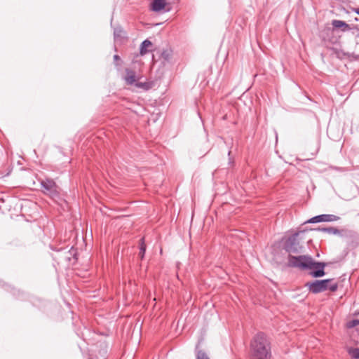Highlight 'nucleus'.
Instances as JSON below:
<instances>
[{
  "label": "nucleus",
  "mask_w": 359,
  "mask_h": 359,
  "mask_svg": "<svg viewBox=\"0 0 359 359\" xmlns=\"http://www.w3.org/2000/svg\"><path fill=\"white\" fill-rule=\"evenodd\" d=\"M288 265L302 269H316L311 272V275L315 278L322 277L325 275L324 268L325 264L314 262L312 257L309 255L292 256L290 255L288 257Z\"/></svg>",
  "instance_id": "1"
},
{
  "label": "nucleus",
  "mask_w": 359,
  "mask_h": 359,
  "mask_svg": "<svg viewBox=\"0 0 359 359\" xmlns=\"http://www.w3.org/2000/svg\"><path fill=\"white\" fill-rule=\"evenodd\" d=\"M251 349V359H269L271 357L269 343L263 333H259L254 337Z\"/></svg>",
  "instance_id": "2"
},
{
  "label": "nucleus",
  "mask_w": 359,
  "mask_h": 359,
  "mask_svg": "<svg viewBox=\"0 0 359 359\" xmlns=\"http://www.w3.org/2000/svg\"><path fill=\"white\" fill-rule=\"evenodd\" d=\"M306 286H307L309 291L313 294L320 293L327 290L334 292L338 288L337 283H333L332 279L315 280L313 282L307 283Z\"/></svg>",
  "instance_id": "3"
},
{
  "label": "nucleus",
  "mask_w": 359,
  "mask_h": 359,
  "mask_svg": "<svg viewBox=\"0 0 359 359\" xmlns=\"http://www.w3.org/2000/svg\"><path fill=\"white\" fill-rule=\"evenodd\" d=\"M43 192L52 198L58 196L59 188L56 183L50 179H46L41 181Z\"/></svg>",
  "instance_id": "4"
},
{
  "label": "nucleus",
  "mask_w": 359,
  "mask_h": 359,
  "mask_svg": "<svg viewBox=\"0 0 359 359\" xmlns=\"http://www.w3.org/2000/svg\"><path fill=\"white\" fill-rule=\"evenodd\" d=\"M298 235L299 233H294L285 241L284 248L290 254L299 253L301 251L302 247L298 240Z\"/></svg>",
  "instance_id": "5"
},
{
  "label": "nucleus",
  "mask_w": 359,
  "mask_h": 359,
  "mask_svg": "<svg viewBox=\"0 0 359 359\" xmlns=\"http://www.w3.org/2000/svg\"><path fill=\"white\" fill-rule=\"evenodd\" d=\"M140 79L141 76L137 75L135 70L130 68H126L125 75L123 76V79L127 85L133 86Z\"/></svg>",
  "instance_id": "6"
},
{
  "label": "nucleus",
  "mask_w": 359,
  "mask_h": 359,
  "mask_svg": "<svg viewBox=\"0 0 359 359\" xmlns=\"http://www.w3.org/2000/svg\"><path fill=\"white\" fill-rule=\"evenodd\" d=\"M339 219V217L334 215H320L315 216L307 221L308 223H318L324 222H335Z\"/></svg>",
  "instance_id": "7"
},
{
  "label": "nucleus",
  "mask_w": 359,
  "mask_h": 359,
  "mask_svg": "<svg viewBox=\"0 0 359 359\" xmlns=\"http://www.w3.org/2000/svg\"><path fill=\"white\" fill-rule=\"evenodd\" d=\"M166 5L165 0H154L151 4V10L154 12H161Z\"/></svg>",
  "instance_id": "8"
},
{
  "label": "nucleus",
  "mask_w": 359,
  "mask_h": 359,
  "mask_svg": "<svg viewBox=\"0 0 359 359\" xmlns=\"http://www.w3.org/2000/svg\"><path fill=\"white\" fill-rule=\"evenodd\" d=\"M151 46V42L146 39L144 40L140 45V53L141 55H144L148 53L147 48L150 47Z\"/></svg>",
  "instance_id": "9"
},
{
  "label": "nucleus",
  "mask_w": 359,
  "mask_h": 359,
  "mask_svg": "<svg viewBox=\"0 0 359 359\" xmlns=\"http://www.w3.org/2000/svg\"><path fill=\"white\" fill-rule=\"evenodd\" d=\"M134 86H135L138 88H142L145 90H148L153 87L152 82H140L137 81Z\"/></svg>",
  "instance_id": "10"
},
{
  "label": "nucleus",
  "mask_w": 359,
  "mask_h": 359,
  "mask_svg": "<svg viewBox=\"0 0 359 359\" xmlns=\"http://www.w3.org/2000/svg\"><path fill=\"white\" fill-rule=\"evenodd\" d=\"M332 25L334 28H344V29H345L349 27L345 22L339 20H332Z\"/></svg>",
  "instance_id": "11"
},
{
  "label": "nucleus",
  "mask_w": 359,
  "mask_h": 359,
  "mask_svg": "<svg viewBox=\"0 0 359 359\" xmlns=\"http://www.w3.org/2000/svg\"><path fill=\"white\" fill-rule=\"evenodd\" d=\"M318 230L323 231V232L327 233L329 234H339V231L337 229L334 228V227H327V228H321V229L318 228Z\"/></svg>",
  "instance_id": "12"
},
{
  "label": "nucleus",
  "mask_w": 359,
  "mask_h": 359,
  "mask_svg": "<svg viewBox=\"0 0 359 359\" xmlns=\"http://www.w3.org/2000/svg\"><path fill=\"white\" fill-rule=\"evenodd\" d=\"M348 354L355 359H359V348H351L348 349Z\"/></svg>",
  "instance_id": "13"
},
{
  "label": "nucleus",
  "mask_w": 359,
  "mask_h": 359,
  "mask_svg": "<svg viewBox=\"0 0 359 359\" xmlns=\"http://www.w3.org/2000/svg\"><path fill=\"white\" fill-rule=\"evenodd\" d=\"M141 241H142V243H141L140 248L139 255H140L141 259H143V257L144 256L145 250H146V246H145V245L144 243V239L143 238L141 239Z\"/></svg>",
  "instance_id": "14"
},
{
  "label": "nucleus",
  "mask_w": 359,
  "mask_h": 359,
  "mask_svg": "<svg viewBox=\"0 0 359 359\" xmlns=\"http://www.w3.org/2000/svg\"><path fill=\"white\" fill-rule=\"evenodd\" d=\"M359 325V320L358 319H354L353 320H351L349 321L348 323H347V327L348 328H352V327H354L357 325Z\"/></svg>",
  "instance_id": "15"
},
{
  "label": "nucleus",
  "mask_w": 359,
  "mask_h": 359,
  "mask_svg": "<svg viewBox=\"0 0 359 359\" xmlns=\"http://www.w3.org/2000/svg\"><path fill=\"white\" fill-rule=\"evenodd\" d=\"M123 30L121 29H115L114 32L115 40L122 37Z\"/></svg>",
  "instance_id": "16"
},
{
  "label": "nucleus",
  "mask_w": 359,
  "mask_h": 359,
  "mask_svg": "<svg viewBox=\"0 0 359 359\" xmlns=\"http://www.w3.org/2000/svg\"><path fill=\"white\" fill-rule=\"evenodd\" d=\"M196 359H210L208 355L202 351H199L197 353Z\"/></svg>",
  "instance_id": "17"
},
{
  "label": "nucleus",
  "mask_w": 359,
  "mask_h": 359,
  "mask_svg": "<svg viewBox=\"0 0 359 359\" xmlns=\"http://www.w3.org/2000/svg\"><path fill=\"white\" fill-rule=\"evenodd\" d=\"M114 60L115 61H117V60H120V57H119V56H118V55H114Z\"/></svg>",
  "instance_id": "18"
},
{
  "label": "nucleus",
  "mask_w": 359,
  "mask_h": 359,
  "mask_svg": "<svg viewBox=\"0 0 359 359\" xmlns=\"http://www.w3.org/2000/svg\"><path fill=\"white\" fill-rule=\"evenodd\" d=\"M354 11H355V13H357L358 15H359V8H355V9H354Z\"/></svg>",
  "instance_id": "19"
},
{
  "label": "nucleus",
  "mask_w": 359,
  "mask_h": 359,
  "mask_svg": "<svg viewBox=\"0 0 359 359\" xmlns=\"http://www.w3.org/2000/svg\"><path fill=\"white\" fill-rule=\"evenodd\" d=\"M356 58H357V59H358V58H359V55H358V56L356 57Z\"/></svg>",
  "instance_id": "20"
},
{
  "label": "nucleus",
  "mask_w": 359,
  "mask_h": 359,
  "mask_svg": "<svg viewBox=\"0 0 359 359\" xmlns=\"http://www.w3.org/2000/svg\"><path fill=\"white\" fill-rule=\"evenodd\" d=\"M358 36L359 37V34H358Z\"/></svg>",
  "instance_id": "21"
}]
</instances>
